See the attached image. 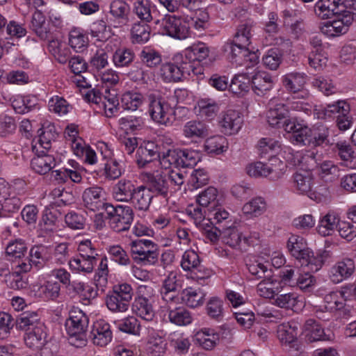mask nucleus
Instances as JSON below:
<instances>
[{
    "mask_svg": "<svg viewBox=\"0 0 356 356\" xmlns=\"http://www.w3.org/2000/svg\"><path fill=\"white\" fill-rule=\"evenodd\" d=\"M333 145V149L338 152L343 165L350 168L356 167V154L346 141H339Z\"/></svg>",
    "mask_w": 356,
    "mask_h": 356,
    "instance_id": "28",
    "label": "nucleus"
},
{
    "mask_svg": "<svg viewBox=\"0 0 356 356\" xmlns=\"http://www.w3.org/2000/svg\"><path fill=\"white\" fill-rule=\"evenodd\" d=\"M223 301L217 297L211 298L206 306L208 316L216 321H220L223 318Z\"/></svg>",
    "mask_w": 356,
    "mask_h": 356,
    "instance_id": "60",
    "label": "nucleus"
},
{
    "mask_svg": "<svg viewBox=\"0 0 356 356\" xmlns=\"http://www.w3.org/2000/svg\"><path fill=\"white\" fill-rule=\"evenodd\" d=\"M243 122L241 113L235 110H227L219 121L222 132L227 135H232L238 132Z\"/></svg>",
    "mask_w": 356,
    "mask_h": 356,
    "instance_id": "16",
    "label": "nucleus"
},
{
    "mask_svg": "<svg viewBox=\"0 0 356 356\" xmlns=\"http://www.w3.org/2000/svg\"><path fill=\"white\" fill-rule=\"evenodd\" d=\"M355 270L354 261L350 258H344L331 268L329 277L333 283L338 284L350 277Z\"/></svg>",
    "mask_w": 356,
    "mask_h": 356,
    "instance_id": "18",
    "label": "nucleus"
},
{
    "mask_svg": "<svg viewBox=\"0 0 356 356\" xmlns=\"http://www.w3.org/2000/svg\"><path fill=\"white\" fill-rule=\"evenodd\" d=\"M329 135V129L325 126L319 125L309 128L298 123L293 131L292 138L297 143L312 147L333 145L334 143L330 142Z\"/></svg>",
    "mask_w": 356,
    "mask_h": 356,
    "instance_id": "2",
    "label": "nucleus"
},
{
    "mask_svg": "<svg viewBox=\"0 0 356 356\" xmlns=\"http://www.w3.org/2000/svg\"><path fill=\"white\" fill-rule=\"evenodd\" d=\"M86 213L76 212L74 211L68 212L65 216V221L67 225L72 229H83L86 222Z\"/></svg>",
    "mask_w": 356,
    "mask_h": 356,
    "instance_id": "58",
    "label": "nucleus"
},
{
    "mask_svg": "<svg viewBox=\"0 0 356 356\" xmlns=\"http://www.w3.org/2000/svg\"><path fill=\"white\" fill-rule=\"evenodd\" d=\"M328 256L329 253L326 250H319L314 255L308 249L306 252L302 253V257L298 261L300 263L301 268L315 273L321 268Z\"/></svg>",
    "mask_w": 356,
    "mask_h": 356,
    "instance_id": "17",
    "label": "nucleus"
},
{
    "mask_svg": "<svg viewBox=\"0 0 356 356\" xmlns=\"http://www.w3.org/2000/svg\"><path fill=\"white\" fill-rule=\"evenodd\" d=\"M298 326L296 322H289L280 325L277 329V337L283 343L290 344L296 341Z\"/></svg>",
    "mask_w": 356,
    "mask_h": 356,
    "instance_id": "34",
    "label": "nucleus"
},
{
    "mask_svg": "<svg viewBox=\"0 0 356 356\" xmlns=\"http://www.w3.org/2000/svg\"><path fill=\"white\" fill-rule=\"evenodd\" d=\"M341 222L338 213L330 211L321 219L317 227L318 232L323 236L331 235L332 232L338 228Z\"/></svg>",
    "mask_w": 356,
    "mask_h": 356,
    "instance_id": "31",
    "label": "nucleus"
},
{
    "mask_svg": "<svg viewBox=\"0 0 356 356\" xmlns=\"http://www.w3.org/2000/svg\"><path fill=\"white\" fill-rule=\"evenodd\" d=\"M90 337L95 345L106 346L113 337L110 324L104 319L96 321L91 327Z\"/></svg>",
    "mask_w": 356,
    "mask_h": 356,
    "instance_id": "15",
    "label": "nucleus"
},
{
    "mask_svg": "<svg viewBox=\"0 0 356 356\" xmlns=\"http://www.w3.org/2000/svg\"><path fill=\"white\" fill-rule=\"evenodd\" d=\"M106 213L109 220L111 229L116 232H121L129 229L134 220V211L129 206L112 204L107 205Z\"/></svg>",
    "mask_w": 356,
    "mask_h": 356,
    "instance_id": "6",
    "label": "nucleus"
},
{
    "mask_svg": "<svg viewBox=\"0 0 356 356\" xmlns=\"http://www.w3.org/2000/svg\"><path fill=\"white\" fill-rule=\"evenodd\" d=\"M21 205V200L15 195H10L0 199V207L3 211V216L7 217L10 213L17 211Z\"/></svg>",
    "mask_w": 356,
    "mask_h": 356,
    "instance_id": "62",
    "label": "nucleus"
},
{
    "mask_svg": "<svg viewBox=\"0 0 356 356\" xmlns=\"http://www.w3.org/2000/svg\"><path fill=\"white\" fill-rule=\"evenodd\" d=\"M160 74L165 82H177L181 79V73L178 64L165 63L160 68Z\"/></svg>",
    "mask_w": 356,
    "mask_h": 356,
    "instance_id": "52",
    "label": "nucleus"
},
{
    "mask_svg": "<svg viewBox=\"0 0 356 356\" xmlns=\"http://www.w3.org/2000/svg\"><path fill=\"white\" fill-rule=\"evenodd\" d=\"M252 89L259 96L264 95L273 87L271 77L264 72H259L252 76L250 80Z\"/></svg>",
    "mask_w": 356,
    "mask_h": 356,
    "instance_id": "29",
    "label": "nucleus"
},
{
    "mask_svg": "<svg viewBox=\"0 0 356 356\" xmlns=\"http://www.w3.org/2000/svg\"><path fill=\"white\" fill-rule=\"evenodd\" d=\"M88 322V316L81 310L74 309L70 312V316L66 320L65 326L71 344L76 347L86 344Z\"/></svg>",
    "mask_w": 356,
    "mask_h": 356,
    "instance_id": "3",
    "label": "nucleus"
},
{
    "mask_svg": "<svg viewBox=\"0 0 356 356\" xmlns=\"http://www.w3.org/2000/svg\"><path fill=\"white\" fill-rule=\"evenodd\" d=\"M60 286L57 282L47 281L38 287V296L47 300H56L60 295Z\"/></svg>",
    "mask_w": 356,
    "mask_h": 356,
    "instance_id": "56",
    "label": "nucleus"
},
{
    "mask_svg": "<svg viewBox=\"0 0 356 356\" xmlns=\"http://www.w3.org/2000/svg\"><path fill=\"white\" fill-rule=\"evenodd\" d=\"M159 251L158 245L151 241V244L146 246L141 255L138 257L137 264L143 265H155L159 261Z\"/></svg>",
    "mask_w": 356,
    "mask_h": 356,
    "instance_id": "50",
    "label": "nucleus"
},
{
    "mask_svg": "<svg viewBox=\"0 0 356 356\" xmlns=\"http://www.w3.org/2000/svg\"><path fill=\"white\" fill-rule=\"evenodd\" d=\"M88 43V36L78 29H74L69 33V44L76 52H83Z\"/></svg>",
    "mask_w": 356,
    "mask_h": 356,
    "instance_id": "47",
    "label": "nucleus"
},
{
    "mask_svg": "<svg viewBox=\"0 0 356 356\" xmlns=\"http://www.w3.org/2000/svg\"><path fill=\"white\" fill-rule=\"evenodd\" d=\"M221 238L222 242L233 248L242 249L243 236L242 232L234 226L222 227Z\"/></svg>",
    "mask_w": 356,
    "mask_h": 356,
    "instance_id": "27",
    "label": "nucleus"
},
{
    "mask_svg": "<svg viewBox=\"0 0 356 356\" xmlns=\"http://www.w3.org/2000/svg\"><path fill=\"white\" fill-rule=\"evenodd\" d=\"M266 210V202L264 198L256 197L246 202L242 211L244 214L251 217H258L262 215Z\"/></svg>",
    "mask_w": 356,
    "mask_h": 356,
    "instance_id": "37",
    "label": "nucleus"
},
{
    "mask_svg": "<svg viewBox=\"0 0 356 356\" xmlns=\"http://www.w3.org/2000/svg\"><path fill=\"white\" fill-rule=\"evenodd\" d=\"M334 19L323 24L321 32L328 37H337L345 34L352 24L354 18L351 15H343V13L335 14Z\"/></svg>",
    "mask_w": 356,
    "mask_h": 356,
    "instance_id": "8",
    "label": "nucleus"
},
{
    "mask_svg": "<svg viewBox=\"0 0 356 356\" xmlns=\"http://www.w3.org/2000/svg\"><path fill=\"white\" fill-rule=\"evenodd\" d=\"M246 267L254 279L270 280L272 277V270L268 268V265L258 260L250 261L246 264Z\"/></svg>",
    "mask_w": 356,
    "mask_h": 356,
    "instance_id": "45",
    "label": "nucleus"
},
{
    "mask_svg": "<svg viewBox=\"0 0 356 356\" xmlns=\"http://www.w3.org/2000/svg\"><path fill=\"white\" fill-rule=\"evenodd\" d=\"M170 346H172L178 354L186 353L191 346L190 341L184 337L182 334L174 332L169 337Z\"/></svg>",
    "mask_w": 356,
    "mask_h": 356,
    "instance_id": "61",
    "label": "nucleus"
},
{
    "mask_svg": "<svg viewBox=\"0 0 356 356\" xmlns=\"http://www.w3.org/2000/svg\"><path fill=\"white\" fill-rule=\"evenodd\" d=\"M27 251V245L22 239H15L8 243L6 248V254L9 260L23 257Z\"/></svg>",
    "mask_w": 356,
    "mask_h": 356,
    "instance_id": "51",
    "label": "nucleus"
},
{
    "mask_svg": "<svg viewBox=\"0 0 356 356\" xmlns=\"http://www.w3.org/2000/svg\"><path fill=\"white\" fill-rule=\"evenodd\" d=\"M182 131L186 138L196 141L208 136L209 127L203 121L192 120L185 123Z\"/></svg>",
    "mask_w": 356,
    "mask_h": 356,
    "instance_id": "22",
    "label": "nucleus"
},
{
    "mask_svg": "<svg viewBox=\"0 0 356 356\" xmlns=\"http://www.w3.org/2000/svg\"><path fill=\"white\" fill-rule=\"evenodd\" d=\"M282 60V51L278 48L270 49L263 56L264 65L270 70H275Z\"/></svg>",
    "mask_w": 356,
    "mask_h": 356,
    "instance_id": "59",
    "label": "nucleus"
},
{
    "mask_svg": "<svg viewBox=\"0 0 356 356\" xmlns=\"http://www.w3.org/2000/svg\"><path fill=\"white\" fill-rule=\"evenodd\" d=\"M307 76L304 73L291 72L282 77V84L290 94L287 100L292 103L309 104L306 102L310 97L309 90L305 88Z\"/></svg>",
    "mask_w": 356,
    "mask_h": 356,
    "instance_id": "4",
    "label": "nucleus"
},
{
    "mask_svg": "<svg viewBox=\"0 0 356 356\" xmlns=\"http://www.w3.org/2000/svg\"><path fill=\"white\" fill-rule=\"evenodd\" d=\"M161 147L154 141L143 142L136 150V161L140 168L161 157Z\"/></svg>",
    "mask_w": 356,
    "mask_h": 356,
    "instance_id": "10",
    "label": "nucleus"
},
{
    "mask_svg": "<svg viewBox=\"0 0 356 356\" xmlns=\"http://www.w3.org/2000/svg\"><path fill=\"white\" fill-rule=\"evenodd\" d=\"M152 198L153 195L148 188L145 186L141 185L137 186L129 202L135 209L147 211L150 206Z\"/></svg>",
    "mask_w": 356,
    "mask_h": 356,
    "instance_id": "24",
    "label": "nucleus"
},
{
    "mask_svg": "<svg viewBox=\"0 0 356 356\" xmlns=\"http://www.w3.org/2000/svg\"><path fill=\"white\" fill-rule=\"evenodd\" d=\"M338 0H318L314 6V12L319 17L327 19L339 14Z\"/></svg>",
    "mask_w": 356,
    "mask_h": 356,
    "instance_id": "35",
    "label": "nucleus"
},
{
    "mask_svg": "<svg viewBox=\"0 0 356 356\" xmlns=\"http://www.w3.org/2000/svg\"><path fill=\"white\" fill-rule=\"evenodd\" d=\"M32 149L35 156L31 159V167L36 173L45 175L55 167L56 161L52 155L44 150L39 151L37 145H33Z\"/></svg>",
    "mask_w": 356,
    "mask_h": 356,
    "instance_id": "14",
    "label": "nucleus"
},
{
    "mask_svg": "<svg viewBox=\"0 0 356 356\" xmlns=\"http://www.w3.org/2000/svg\"><path fill=\"white\" fill-rule=\"evenodd\" d=\"M167 342L159 332L152 330L147 337V350L152 356H162L166 351Z\"/></svg>",
    "mask_w": 356,
    "mask_h": 356,
    "instance_id": "30",
    "label": "nucleus"
},
{
    "mask_svg": "<svg viewBox=\"0 0 356 356\" xmlns=\"http://www.w3.org/2000/svg\"><path fill=\"white\" fill-rule=\"evenodd\" d=\"M133 10L143 22L148 23L153 19L152 5L148 0H139L134 3Z\"/></svg>",
    "mask_w": 356,
    "mask_h": 356,
    "instance_id": "54",
    "label": "nucleus"
},
{
    "mask_svg": "<svg viewBox=\"0 0 356 356\" xmlns=\"http://www.w3.org/2000/svg\"><path fill=\"white\" fill-rule=\"evenodd\" d=\"M254 22L251 19L241 22L237 26L234 40L240 42L243 45H249L252 38Z\"/></svg>",
    "mask_w": 356,
    "mask_h": 356,
    "instance_id": "36",
    "label": "nucleus"
},
{
    "mask_svg": "<svg viewBox=\"0 0 356 356\" xmlns=\"http://www.w3.org/2000/svg\"><path fill=\"white\" fill-rule=\"evenodd\" d=\"M218 195V191L216 188L209 186L197 197V203L204 208L214 209L217 205L216 198Z\"/></svg>",
    "mask_w": 356,
    "mask_h": 356,
    "instance_id": "53",
    "label": "nucleus"
},
{
    "mask_svg": "<svg viewBox=\"0 0 356 356\" xmlns=\"http://www.w3.org/2000/svg\"><path fill=\"white\" fill-rule=\"evenodd\" d=\"M146 187L151 193L163 198H167L169 192H171L168 174L163 171H156L149 174L147 176Z\"/></svg>",
    "mask_w": 356,
    "mask_h": 356,
    "instance_id": "9",
    "label": "nucleus"
},
{
    "mask_svg": "<svg viewBox=\"0 0 356 356\" xmlns=\"http://www.w3.org/2000/svg\"><path fill=\"white\" fill-rule=\"evenodd\" d=\"M102 102V111L107 118L114 116L119 111V100L114 89L104 88Z\"/></svg>",
    "mask_w": 356,
    "mask_h": 356,
    "instance_id": "26",
    "label": "nucleus"
},
{
    "mask_svg": "<svg viewBox=\"0 0 356 356\" xmlns=\"http://www.w3.org/2000/svg\"><path fill=\"white\" fill-rule=\"evenodd\" d=\"M44 323L40 321L39 314L35 312H24L15 319L17 329L24 330L26 332Z\"/></svg>",
    "mask_w": 356,
    "mask_h": 356,
    "instance_id": "32",
    "label": "nucleus"
},
{
    "mask_svg": "<svg viewBox=\"0 0 356 356\" xmlns=\"http://www.w3.org/2000/svg\"><path fill=\"white\" fill-rule=\"evenodd\" d=\"M143 97L140 93L127 92L121 98L122 106L126 110L136 111L143 103Z\"/></svg>",
    "mask_w": 356,
    "mask_h": 356,
    "instance_id": "63",
    "label": "nucleus"
},
{
    "mask_svg": "<svg viewBox=\"0 0 356 356\" xmlns=\"http://www.w3.org/2000/svg\"><path fill=\"white\" fill-rule=\"evenodd\" d=\"M82 200L84 207L93 211H106V206L110 204L104 202L103 189L98 186L85 189L82 194Z\"/></svg>",
    "mask_w": 356,
    "mask_h": 356,
    "instance_id": "12",
    "label": "nucleus"
},
{
    "mask_svg": "<svg viewBox=\"0 0 356 356\" xmlns=\"http://www.w3.org/2000/svg\"><path fill=\"white\" fill-rule=\"evenodd\" d=\"M148 112L152 120L159 124L171 126L175 120L174 108L161 96L149 97Z\"/></svg>",
    "mask_w": 356,
    "mask_h": 356,
    "instance_id": "5",
    "label": "nucleus"
},
{
    "mask_svg": "<svg viewBox=\"0 0 356 356\" xmlns=\"http://www.w3.org/2000/svg\"><path fill=\"white\" fill-rule=\"evenodd\" d=\"M47 331L44 323H39V326L25 333L24 340L26 346L33 349H40L47 343Z\"/></svg>",
    "mask_w": 356,
    "mask_h": 356,
    "instance_id": "20",
    "label": "nucleus"
},
{
    "mask_svg": "<svg viewBox=\"0 0 356 356\" xmlns=\"http://www.w3.org/2000/svg\"><path fill=\"white\" fill-rule=\"evenodd\" d=\"M209 211L210 209L204 208L198 204L195 206L191 205L186 209L187 214L193 220L196 227L199 228L211 220L205 218L207 212Z\"/></svg>",
    "mask_w": 356,
    "mask_h": 356,
    "instance_id": "55",
    "label": "nucleus"
},
{
    "mask_svg": "<svg viewBox=\"0 0 356 356\" xmlns=\"http://www.w3.org/2000/svg\"><path fill=\"white\" fill-rule=\"evenodd\" d=\"M161 31L175 39L184 40L190 35V25L181 17L165 15L162 19Z\"/></svg>",
    "mask_w": 356,
    "mask_h": 356,
    "instance_id": "7",
    "label": "nucleus"
},
{
    "mask_svg": "<svg viewBox=\"0 0 356 356\" xmlns=\"http://www.w3.org/2000/svg\"><path fill=\"white\" fill-rule=\"evenodd\" d=\"M250 88V78L246 74H237L229 84V90L238 96H243Z\"/></svg>",
    "mask_w": 356,
    "mask_h": 356,
    "instance_id": "44",
    "label": "nucleus"
},
{
    "mask_svg": "<svg viewBox=\"0 0 356 356\" xmlns=\"http://www.w3.org/2000/svg\"><path fill=\"white\" fill-rule=\"evenodd\" d=\"M310 108V104H294L286 100V104H277L268 110L266 115L267 122L272 127L283 128L286 132L293 134L298 123L289 118V111L307 112Z\"/></svg>",
    "mask_w": 356,
    "mask_h": 356,
    "instance_id": "1",
    "label": "nucleus"
},
{
    "mask_svg": "<svg viewBox=\"0 0 356 356\" xmlns=\"http://www.w3.org/2000/svg\"><path fill=\"white\" fill-rule=\"evenodd\" d=\"M204 296L200 289L186 288L181 292V300L188 307L195 308L203 304Z\"/></svg>",
    "mask_w": 356,
    "mask_h": 356,
    "instance_id": "39",
    "label": "nucleus"
},
{
    "mask_svg": "<svg viewBox=\"0 0 356 356\" xmlns=\"http://www.w3.org/2000/svg\"><path fill=\"white\" fill-rule=\"evenodd\" d=\"M131 6L124 0H112L109 4V15L118 25L115 27L127 26L130 22Z\"/></svg>",
    "mask_w": 356,
    "mask_h": 356,
    "instance_id": "13",
    "label": "nucleus"
},
{
    "mask_svg": "<svg viewBox=\"0 0 356 356\" xmlns=\"http://www.w3.org/2000/svg\"><path fill=\"white\" fill-rule=\"evenodd\" d=\"M133 310L147 321H152L154 316V311L149 299L143 296L136 298L133 303Z\"/></svg>",
    "mask_w": 356,
    "mask_h": 356,
    "instance_id": "33",
    "label": "nucleus"
},
{
    "mask_svg": "<svg viewBox=\"0 0 356 356\" xmlns=\"http://www.w3.org/2000/svg\"><path fill=\"white\" fill-rule=\"evenodd\" d=\"M228 143L222 136H214L207 138L204 143L205 151L209 154H220L227 151Z\"/></svg>",
    "mask_w": 356,
    "mask_h": 356,
    "instance_id": "40",
    "label": "nucleus"
},
{
    "mask_svg": "<svg viewBox=\"0 0 356 356\" xmlns=\"http://www.w3.org/2000/svg\"><path fill=\"white\" fill-rule=\"evenodd\" d=\"M248 45H243L240 42L229 40L223 46V51L227 53L228 58L231 62L238 65L244 63L245 54L248 53Z\"/></svg>",
    "mask_w": 356,
    "mask_h": 356,
    "instance_id": "23",
    "label": "nucleus"
},
{
    "mask_svg": "<svg viewBox=\"0 0 356 356\" xmlns=\"http://www.w3.org/2000/svg\"><path fill=\"white\" fill-rule=\"evenodd\" d=\"M296 188L301 193L311 192L313 187L312 175L309 171H300L293 175Z\"/></svg>",
    "mask_w": 356,
    "mask_h": 356,
    "instance_id": "42",
    "label": "nucleus"
},
{
    "mask_svg": "<svg viewBox=\"0 0 356 356\" xmlns=\"http://www.w3.org/2000/svg\"><path fill=\"white\" fill-rule=\"evenodd\" d=\"M136 188L133 181L121 179L113 187V197L117 201L129 202Z\"/></svg>",
    "mask_w": 356,
    "mask_h": 356,
    "instance_id": "25",
    "label": "nucleus"
},
{
    "mask_svg": "<svg viewBox=\"0 0 356 356\" xmlns=\"http://www.w3.org/2000/svg\"><path fill=\"white\" fill-rule=\"evenodd\" d=\"M97 261L77 256L69 261L70 269L75 273H90Z\"/></svg>",
    "mask_w": 356,
    "mask_h": 356,
    "instance_id": "49",
    "label": "nucleus"
},
{
    "mask_svg": "<svg viewBox=\"0 0 356 356\" xmlns=\"http://www.w3.org/2000/svg\"><path fill=\"white\" fill-rule=\"evenodd\" d=\"M131 35L133 43H145L149 40L150 26L147 23L136 22L131 27Z\"/></svg>",
    "mask_w": 356,
    "mask_h": 356,
    "instance_id": "43",
    "label": "nucleus"
},
{
    "mask_svg": "<svg viewBox=\"0 0 356 356\" xmlns=\"http://www.w3.org/2000/svg\"><path fill=\"white\" fill-rule=\"evenodd\" d=\"M136 58L134 51L128 47H122L115 49L112 56L114 66L120 70H127L133 65Z\"/></svg>",
    "mask_w": 356,
    "mask_h": 356,
    "instance_id": "21",
    "label": "nucleus"
},
{
    "mask_svg": "<svg viewBox=\"0 0 356 356\" xmlns=\"http://www.w3.org/2000/svg\"><path fill=\"white\" fill-rule=\"evenodd\" d=\"M102 155L106 162L104 163V175L108 179L114 180L122 175V169L118 162L111 157V152L106 151L105 154L102 152Z\"/></svg>",
    "mask_w": 356,
    "mask_h": 356,
    "instance_id": "46",
    "label": "nucleus"
},
{
    "mask_svg": "<svg viewBox=\"0 0 356 356\" xmlns=\"http://www.w3.org/2000/svg\"><path fill=\"white\" fill-rule=\"evenodd\" d=\"M303 330L306 332V338L309 342L323 341L326 339L324 330L314 319L309 318L306 321Z\"/></svg>",
    "mask_w": 356,
    "mask_h": 356,
    "instance_id": "38",
    "label": "nucleus"
},
{
    "mask_svg": "<svg viewBox=\"0 0 356 356\" xmlns=\"http://www.w3.org/2000/svg\"><path fill=\"white\" fill-rule=\"evenodd\" d=\"M118 329L124 332L139 335L140 330V324L139 321L134 316H129L121 320L118 323Z\"/></svg>",
    "mask_w": 356,
    "mask_h": 356,
    "instance_id": "64",
    "label": "nucleus"
},
{
    "mask_svg": "<svg viewBox=\"0 0 356 356\" xmlns=\"http://www.w3.org/2000/svg\"><path fill=\"white\" fill-rule=\"evenodd\" d=\"M195 337L198 344L207 350H212L220 341L219 334L210 330H205L198 332Z\"/></svg>",
    "mask_w": 356,
    "mask_h": 356,
    "instance_id": "41",
    "label": "nucleus"
},
{
    "mask_svg": "<svg viewBox=\"0 0 356 356\" xmlns=\"http://www.w3.org/2000/svg\"><path fill=\"white\" fill-rule=\"evenodd\" d=\"M181 288L177 273L170 271L163 280L160 290L161 296L166 303L173 304L179 302L178 291Z\"/></svg>",
    "mask_w": 356,
    "mask_h": 356,
    "instance_id": "11",
    "label": "nucleus"
},
{
    "mask_svg": "<svg viewBox=\"0 0 356 356\" xmlns=\"http://www.w3.org/2000/svg\"><path fill=\"white\" fill-rule=\"evenodd\" d=\"M287 248L291 255L298 260L302 252H306L309 248H305V242L302 237L292 235L287 241Z\"/></svg>",
    "mask_w": 356,
    "mask_h": 356,
    "instance_id": "57",
    "label": "nucleus"
},
{
    "mask_svg": "<svg viewBox=\"0 0 356 356\" xmlns=\"http://www.w3.org/2000/svg\"><path fill=\"white\" fill-rule=\"evenodd\" d=\"M167 303L166 313L169 321L178 326H186L193 321L192 314L184 307H174Z\"/></svg>",
    "mask_w": 356,
    "mask_h": 356,
    "instance_id": "19",
    "label": "nucleus"
},
{
    "mask_svg": "<svg viewBox=\"0 0 356 356\" xmlns=\"http://www.w3.org/2000/svg\"><path fill=\"white\" fill-rule=\"evenodd\" d=\"M106 305L107 308L112 312H125L128 310L130 302L119 297L113 292H110L106 297Z\"/></svg>",
    "mask_w": 356,
    "mask_h": 356,
    "instance_id": "48",
    "label": "nucleus"
}]
</instances>
